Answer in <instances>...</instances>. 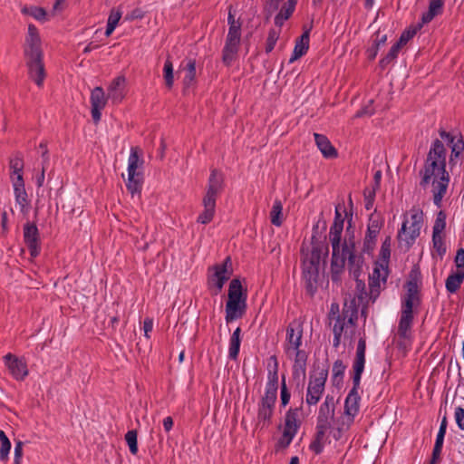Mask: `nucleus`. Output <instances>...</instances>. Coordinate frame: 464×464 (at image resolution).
Masks as SVG:
<instances>
[{
	"label": "nucleus",
	"instance_id": "0eeeda50",
	"mask_svg": "<svg viewBox=\"0 0 464 464\" xmlns=\"http://www.w3.org/2000/svg\"><path fill=\"white\" fill-rule=\"evenodd\" d=\"M246 296L242 294L241 282L235 278L229 284L228 300L226 304V321L230 323L241 318L246 311Z\"/></svg>",
	"mask_w": 464,
	"mask_h": 464
},
{
	"label": "nucleus",
	"instance_id": "49530a36",
	"mask_svg": "<svg viewBox=\"0 0 464 464\" xmlns=\"http://www.w3.org/2000/svg\"><path fill=\"white\" fill-rule=\"evenodd\" d=\"M326 432L316 430L315 438L310 444V450L315 454H320L323 451L326 438Z\"/></svg>",
	"mask_w": 464,
	"mask_h": 464
},
{
	"label": "nucleus",
	"instance_id": "72a5a7b5",
	"mask_svg": "<svg viewBox=\"0 0 464 464\" xmlns=\"http://www.w3.org/2000/svg\"><path fill=\"white\" fill-rule=\"evenodd\" d=\"M464 279V270H457L456 273L451 274L446 280V289L450 293H455L460 286Z\"/></svg>",
	"mask_w": 464,
	"mask_h": 464
},
{
	"label": "nucleus",
	"instance_id": "2f4dec72",
	"mask_svg": "<svg viewBox=\"0 0 464 464\" xmlns=\"http://www.w3.org/2000/svg\"><path fill=\"white\" fill-rule=\"evenodd\" d=\"M444 0H429L428 11L421 15L422 24H429L443 12Z\"/></svg>",
	"mask_w": 464,
	"mask_h": 464
},
{
	"label": "nucleus",
	"instance_id": "9d476101",
	"mask_svg": "<svg viewBox=\"0 0 464 464\" xmlns=\"http://www.w3.org/2000/svg\"><path fill=\"white\" fill-rule=\"evenodd\" d=\"M327 375L328 372L322 370L314 376L310 377L305 396V402L308 405H316L320 401L324 392Z\"/></svg>",
	"mask_w": 464,
	"mask_h": 464
},
{
	"label": "nucleus",
	"instance_id": "473e14b6",
	"mask_svg": "<svg viewBox=\"0 0 464 464\" xmlns=\"http://www.w3.org/2000/svg\"><path fill=\"white\" fill-rule=\"evenodd\" d=\"M241 329L237 327L232 334L230 340H229V347H228V357L231 360H237L239 350H240V343H241V338H240Z\"/></svg>",
	"mask_w": 464,
	"mask_h": 464
},
{
	"label": "nucleus",
	"instance_id": "c85d7f7f",
	"mask_svg": "<svg viewBox=\"0 0 464 464\" xmlns=\"http://www.w3.org/2000/svg\"><path fill=\"white\" fill-rule=\"evenodd\" d=\"M125 83L124 76H118L113 79L108 88V98L111 99L113 102H120L123 99V86Z\"/></svg>",
	"mask_w": 464,
	"mask_h": 464
},
{
	"label": "nucleus",
	"instance_id": "c03bdc74",
	"mask_svg": "<svg viewBox=\"0 0 464 464\" xmlns=\"http://www.w3.org/2000/svg\"><path fill=\"white\" fill-rule=\"evenodd\" d=\"M163 78L165 81V85L168 89H171L174 85V70L173 63L170 61V58L168 57L165 61L163 67Z\"/></svg>",
	"mask_w": 464,
	"mask_h": 464
},
{
	"label": "nucleus",
	"instance_id": "393cba45",
	"mask_svg": "<svg viewBox=\"0 0 464 464\" xmlns=\"http://www.w3.org/2000/svg\"><path fill=\"white\" fill-rule=\"evenodd\" d=\"M314 136L315 144L324 158L334 159L338 156L336 149L332 145L325 135L314 133Z\"/></svg>",
	"mask_w": 464,
	"mask_h": 464
},
{
	"label": "nucleus",
	"instance_id": "4d7b16f0",
	"mask_svg": "<svg viewBox=\"0 0 464 464\" xmlns=\"http://www.w3.org/2000/svg\"><path fill=\"white\" fill-rule=\"evenodd\" d=\"M349 205L351 208H353V200L351 195L349 196ZM343 213H345V221L347 222V227L345 232H355L356 227L353 223V217L352 209L347 211L346 208H343Z\"/></svg>",
	"mask_w": 464,
	"mask_h": 464
},
{
	"label": "nucleus",
	"instance_id": "58836bf2",
	"mask_svg": "<svg viewBox=\"0 0 464 464\" xmlns=\"http://www.w3.org/2000/svg\"><path fill=\"white\" fill-rule=\"evenodd\" d=\"M204 211L198 216V222L207 224L210 222L215 214L216 202L203 199Z\"/></svg>",
	"mask_w": 464,
	"mask_h": 464
},
{
	"label": "nucleus",
	"instance_id": "5701e85b",
	"mask_svg": "<svg viewBox=\"0 0 464 464\" xmlns=\"http://www.w3.org/2000/svg\"><path fill=\"white\" fill-rule=\"evenodd\" d=\"M312 24H310L309 26L304 25L303 34L295 41L293 53L289 59L290 63H294L295 61L298 60L299 58L306 54L309 49L310 32L312 30Z\"/></svg>",
	"mask_w": 464,
	"mask_h": 464
},
{
	"label": "nucleus",
	"instance_id": "412c9836",
	"mask_svg": "<svg viewBox=\"0 0 464 464\" xmlns=\"http://www.w3.org/2000/svg\"><path fill=\"white\" fill-rule=\"evenodd\" d=\"M303 328L301 324L293 323L286 328V339L285 343V353L300 349L302 345Z\"/></svg>",
	"mask_w": 464,
	"mask_h": 464
},
{
	"label": "nucleus",
	"instance_id": "5fc2aeb1",
	"mask_svg": "<svg viewBox=\"0 0 464 464\" xmlns=\"http://www.w3.org/2000/svg\"><path fill=\"white\" fill-rule=\"evenodd\" d=\"M446 213L443 210L437 213L432 232H443L446 227Z\"/></svg>",
	"mask_w": 464,
	"mask_h": 464
},
{
	"label": "nucleus",
	"instance_id": "ddd939ff",
	"mask_svg": "<svg viewBox=\"0 0 464 464\" xmlns=\"http://www.w3.org/2000/svg\"><path fill=\"white\" fill-rule=\"evenodd\" d=\"M360 386H353L352 390L349 392L344 403V415L345 420H343L341 425H338L337 430L341 431L343 430L344 426L349 427V425L353 421L354 416L359 411V401L360 396L358 393Z\"/></svg>",
	"mask_w": 464,
	"mask_h": 464
},
{
	"label": "nucleus",
	"instance_id": "37998d69",
	"mask_svg": "<svg viewBox=\"0 0 464 464\" xmlns=\"http://www.w3.org/2000/svg\"><path fill=\"white\" fill-rule=\"evenodd\" d=\"M401 49V48L396 44L391 47L388 53L379 61L381 70H385L387 66L398 57Z\"/></svg>",
	"mask_w": 464,
	"mask_h": 464
},
{
	"label": "nucleus",
	"instance_id": "2eb2a0df",
	"mask_svg": "<svg viewBox=\"0 0 464 464\" xmlns=\"http://www.w3.org/2000/svg\"><path fill=\"white\" fill-rule=\"evenodd\" d=\"M231 266L230 257H227L222 264L216 265L211 268L214 272L209 275L208 280L211 285L216 286V294L221 291L224 284L229 279Z\"/></svg>",
	"mask_w": 464,
	"mask_h": 464
},
{
	"label": "nucleus",
	"instance_id": "6e6552de",
	"mask_svg": "<svg viewBox=\"0 0 464 464\" xmlns=\"http://www.w3.org/2000/svg\"><path fill=\"white\" fill-rule=\"evenodd\" d=\"M335 400L332 395H327L321 404L316 418V430L326 432L334 424Z\"/></svg>",
	"mask_w": 464,
	"mask_h": 464
},
{
	"label": "nucleus",
	"instance_id": "4be33fe9",
	"mask_svg": "<svg viewBox=\"0 0 464 464\" xmlns=\"http://www.w3.org/2000/svg\"><path fill=\"white\" fill-rule=\"evenodd\" d=\"M5 366L8 368L12 376L19 381L24 380L28 375V370L25 362L16 356L7 353L5 357Z\"/></svg>",
	"mask_w": 464,
	"mask_h": 464
},
{
	"label": "nucleus",
	"instance_id": "4c0bfd02",
	"mask_svg": "<svg viewBox=\"0 0 464 464\" xmlns=\"http://www.w3.org/2000/svg\"><path fill=\"white\" fill-rule=\"evenodd\" d=\"M24 242L30 250L32 257H36L40 253V237L39 234H24Z\"/></svg>",
	"mask_w": 464,
	"mask_h": 464
},
{
	"label": "nucleus",
	"instance_id": "b1692460",
	"mask_svg": "<svg viewBox=\"0 0 464 464\" xmlns=\"http://www.w3.org/2000/svg\"><path fill=\"white\" fill-rule=\"evenodd\" d=\"M289 358L295 357L293 365V374L295 377L305 374L307 354L304 350L297 349L286 353Z\"/></svg>",
	"mask_w": 464,
	"mask_h": 464
},
{
	"label": "nucleus",
	"instance_id": "7ed1b4c3",
	"mask_svg": "<svg viewBox=\"0 0 464 464\" xmlns=\"http://www.w3.org/2000/svg\"><path fill=\"white\" fill-rule=\"evenodd\" d=\"M24 54L29 77L38 87L43 86L46 76L44 63V52L41 47V38L38 29L33 24L28 25V32L24 45Z\"/></svg>",
	"mask_w": 464,
	"mask_h": 464
},
{
	"label": "nucleus",
	"instance_id": "3c124183",
	"mask_svg": "<svg viewBox=\"0 0 464 464\" xmlns=\"http://www.w3.org/2000/svg\"><path fill=\"white\" fill-rule=\"evenodd\" d=\"M432 241L433 247L436 250L437 254L440 257H442L447 250L442 234H432Z\"/></svg>",
	"mask_w": 464,
	"mask_h": 464
},
{
	"label": "nucleus",
	"instance_id": "39448f33",
	"mask_svg": "<svg viewBox=\"0 0 464 464\" xmlns=\"http://www.w3.org/2000/svg\"><path fill=\"white\" fill-rule=\"evenodd\" d=\"M391 256V237H387L382 244L380 258L375 263L373 271L370 275V297L373 300L379 295L381 282L385 284L388 277V264Z\"/></svg>",
	"mask_w": 464,
	"mask_h": 464
},
{
	"label": "nucleus",
	"instance_id": "6e6d98bb",
	"mask_svg": "<svg viewBox=\"0 0 464 464\" xmlns=\"http://www.w3.org/2000/svg\"><path fill=\"white\" fill-rule=\"evenodd\" d=\"M15 201L21 207L22 209L28 205L27 193L25 188H14Z\"/></svg>",
	"mask_w": 464,
	"mask_h": 464
},
{
	"label": "nucleus",
	"instance_id": "0e129e2a",
	"mask_svg": "<svg viewBox=\"0 0 464 464\" xmlns=\"http://www.w3.org/2000/svg\"><path fill=\"white\" fill-rule=\"evenodd\" d=\"M450 147L453 155H460L464 150V140L462 137L455 140Z\"/></svg>",
	"mask_w": 464,
	"mask_h": 464
},
{
	"label": "nucleus",
	"instance_id": "423d86ee",
	"mask_svg": "<svg viewBox=\"0 0 464 464\" xmlns=\"http://www.w3.org/2000/svg\"><path fill=\"white\" fill-rule=\"evenodd\" d=\"M359 241L356 240L354 234H348L342 239V251L345 260L348 259V269L350 274L354 277L357 287L364 286L362 280L359 279L362 271L364 259L361 253Z\"/></svg>",
	"mask_w": 464,
	"mask_h": 464
},
{
	"label": "nucleus",
	"instance_id": "f8f14e48",
	"mask_svg": "<svg viewBox=\"0 0 464 464\" xmlns=\"http://www.w3.org/2000/svg\"><path fill=\"white\" fill-rule=\"evenodd\" d=\"M401 229L397 232H420L424 227V213L419 207L413 206L403 215Z\"/></svg>",
	"mask_w": 464,
	"mask_h": 464
},
{
	"label": "nucleus",
	"instance_id": "680f3d73",
	"mask_svg": "<svg viewBox=\"0 0 464 464\" xmlns=\"http://www.w3.org/2000/svg\"><path fill=\"white\" fill-rule=\"evenodd\" d=\"M121 11L115 10L114 8L111 10V13L109 14L107 24H111L115 27H117L120 19L121 18Z\"/></svg>",
	"mask_w": 464,
	"mask_h": 464
},
{
	"label": "nucleus",
	"instance_id": "7c9ffc66",
	"mask_svg": "<svg viewBox=\"0 0 464 464\" xmlns=\"http://www.w3.org/2000/svg\"><path fill=\"white\" fill-rule=\"evenodd\" d=\"M297 4L293 3L292 1H287L280 8L277 14L275 16L274 23L275 25L281 28L285 23V21L288 20L295 10V6Z\"/></svg>",
	"mask_w": 464,
	"mask_h": 464
},
{
	"label": "nucleus",
	"instance_id": "e433bc0d",
	"mask_svg": "<svg viewBox=\"0 0 464 464\" xmlns=\"http://www.w3.org/2000/svg\"><path fill=\"white\" fill-rule=\"evenodd\" d=\"M383 225L384 218L382 213L378 212L377 210H374L369 216V222L366 232H380Z\"/></svg>",
	"mask_w": 464,
	"mask_h": 464
},
{
	"label": "nucleus",
	"instance_id": "cd10ccee",
	"mask_svg": "<svg viewBox=\"0 0 464 464\" xmlns=\"http://www.w3.org/2000/svg\"><path fill=\"white\" fill-rule=\"evenodd\" d=\"M301 415H302V408H295L289 409L285 414V430L293 431L295 433L297 432L298 429L301 426Z\"/></svg>",
	"mask_w": 464,
	"mask_h": 464
},
{
	"label": "nucleus",
	"instance_id": "603ef678",
	"mask_svg": "<svg viewBox=\"0 0 464 464\" xmlns=\"http://www.w3.org/2000/svg\"><path fill=\"white\" fill-rule=\"evenodd\" d=\"M279 34H280V30L276 31V29H273V28L269 30L268 36L266 39V53H269L274 50L275 45L279 38Z\"/></svg>",
	"mask_w": 464,
	"mask_h": 464
},
{
	"label": "nucleus",
	"instance_id": "c756f323",
	"mask_svg": "<svg viewBox=\"0 0 464 464\" xmlns=\"http://www.w3.org/2000/svg\"><path fill=\"white\" fill-rule=\"evenodd\" d=\"M143 183V173L128 174L126 188L127 190L131 194V197H134L135 195L140 196Z\"/></svg>",
	"mask_w": 464,
	"mask_h": 464
},
{
	"label": "nucleus",
	"instance_id": "bb28decb",
	"mask_svg": "<svg viewBox=\"0 0 464 464\" xmlns=\"http://www.w3.org/2000/svg\"><path fill=\"white\" fill-rule=\"evenodd\" d=\"M387 38V34H382L381 30L373 34L372 36V45L365 52L369 61H373L376 58L379 50L385 45Z\"/></svg>",
	"mask_w": 464,
	"mask_h": 464
},
{
	"label": "nucleus",
	"instance_id": "864d4df0",
	"mask_svg": "<svg viewBox=\"0 0 464 464\" xmlns=\"http://www.w3.org/2000/svg\"><path fill=\"white\" fill-rule=\"evenodd\" d=\"M125 440L130 448V451L135 455L138 452L137 431L134 430H129L125 434Z\"/></svg>",
	"mask_w": 464,
	"mask_h": 464
},
{
	"label": "nucleus",
	"instance_id": "a211bd4d",
	"mask_svg": "<svg viewBox=\"0 0 464 464\" xmlns=\"http://www.w3.org/2000/svg\"><path fill=\"white\" fill-rule=\"evenodd\" d=\"M270 359L274 361V367L268 369L265 393L260 399L276 402L278 390V362L276 356H272Z\"/></svg>",
	"mask_w": 464,
	"mask_h": 464
},
{
	"label": "nucleus",
	"instance_id": "9b49d317",
	"mask_svg": "<svg viewBox=\"0 0 464 464\" xmlns=\"http://www.w3.org/2000/svg\"><path fill=\"white\" fill-rule=\"evenodd\" d=\"M329 324L334 334L333 346L337 348L341 343V338L344 329L347 328L349 324H353V319L352 317L347 318L346 315L336 313L334 311V305L333 304L329 314Z\"/></svg>",
	"mask_w": 464,
	"mask_h": 464
},
{
	"label": "nucleus",
	"instance_id": "f704fd0d",
	"mask_svg": "<svg viewBox=\"0 0 464 464\" xmlns=\"http://www.w3.org/2000/svg\"><path fill=\"white\" fill-rule=\"evenodd\" d=\"M143 162V160L140 159L138 148L132 147L128 160V174L142 173L138 171V169Z\"/></svg>",
	"mask_w": 464,
	"mask_h": 464
},
{
	"label": "nucleus",
	"instance_id": "338daca9",
	"mask_svg": "<svg viewBox=\"0 0 464 464\" xmlns=\"http://www.w3.org/2000/svg\"><path fill=\"white\" fill-rule=\"evenodd\" d=\"M10 179L12 180L14 188H24V178H23V172L15 173V174H11L10 175Z\"/></svg>",
	"mask_w": 464,
	"mask_h": 464
},
{
	"label": "nucleus",
	"instance_id": "20e7f679",
	"mask_svg": "<svg viewBox=\"0 0 464 464\" xmlns=\"http://www.w3.org/2000/svg\"><path fill=\"white\" fill-rule=\"evenodd\" d=\"M236 11L232 5L228 6L227 24L228 32L222 49V63L229 67L237 58L241 44L242 22L235 18Z\"/></svg>",
	"mask_w": 464,
	"mask_h": 464
},
{
	"label": "nucleus",
	"instance_id": "bf43d9fd",
	"mask_svg": "<svg viewBox=\"0 0 464 464\" xmlns=\"http://www.w3.org/2000/svg\"><path fill=\"white\" fill-rule=\"evenodd\" d=\"M281 404L282 406H286L290 401V392L287 390L286 384H285V377L283 376L282 379V385H281Z\"/></svg>",
	"mask_w": 464,
	"mask_h": 464
},
{
	"label": "nucleus",
	"instance_id": "4468645a",
	"mask_svg": "<svg viewBox=\"0 0 464 464\" xmlns=\"http://www.w3.org/2000/svg\"><path fill=\"white\" fill-rule=\"evenodd\" d=\"M225 188V176L218 169H212L208 179L207 191L203 199L207 201H217V198Z\"/></svg>",
	"mask_w": 464,
	"mask_h": 464
},
{
	"label": "nucleus",
	"instance_id": "79ce46f5",
	"mask_svg": "<svg viewBox=\"0 0 464 464\" xmlns=\"http://www.w3.org/2000/svg\"><path fill=\"white\" fill-rule=\"evenodd\" d=\"M108 97H105L104 91L102 87H95L91 92V105L92 107L104 108L107 102Z\"/></svg>",
	"mask_w": 464,
	"mask_h": 464
},
{
	"label": "nucleus",
	"instance_id": "a18cd8bd",
	"mask_svg": "<svg viewBox=\"0 0 464 464\" xmlns=\"http://www.w3.org/2000/svg\"><path fill=\"white\" fill-rule=\"evenodd\" d=\"M283 206L280 200H276L273 204L270 218L271 223L276 227H279L282 224L283 218Z\"/></svg>",
	"mask_w": 464,
	"mask_h": 464
},
{
	"label": "nucleus",
	"instance_id": "e2e57ef3",
	"mask_svg": "<svg viewBox=\"0 0 464 464\" xmlns=\"http://www.w3.org/2000/svg\"><path fill=\"white\" fill-rule=\"evenodd\" d=\"M39 149L42 150V153H41L42 166L47 167L49 164V160H50L49 150L47 149V142L42 141L39 144Z\"/></svg>",
	"mask_w": 464,
	"mask_h": 464
},
{
	"label": "nucleus",
	"instance_id": "052dcab7",
	"mask_svg": "<svg viewBox=\"0 0 464 464\" xmlns=\"http://www.w3.org/2000/svg\"><path fill=\"white\" fill-rule=\"evenodd\" d=\"M295 434L296 433H295L293 431L284 429L282 437L279 440V444L284 448L287 447L292 442Z\"/></svg>",
	"mask_w": 464,
	"mask_h": 464
},
{
	"label": "nucleus",
	"instance_id": "8fccbe9b",
	"mask_svg": "<svg viewBox=\"0 0 464 464\" xmlns=\"http://www.w3.org/2000/svg\"><path fill=\"white\" fill-rule=\"evenodd\" d=\"M9 168L11 169V174L21 173L24 169V158L22 153L17 152L14 157H12L9 160Z\"/></svg>",
	"mask_w": 464,
	"mask_h": 464
},
{
	"label": "nucleus",
	"instance_id": "de8ad7c7",
	"mask_svg": "<svg viewBox=\"0 0 464 464\" xmlns=\"http://www.w3.org/2000/svg\"><path fill=\"white\" fill-rule=\"evenodd\" d=\"M346 369V365L343 363L342 360H336L334 362L332 372H333V382L334 383H339L342 382L344 371Z\"/></svg>",
	"mask_w": 464,
	"mask_h": 464
},
{
	"label": "nucleus",
	"instance_id": "ea45409f",
	"mask_svg": "<svg viewBox=\"0 0 464 464\" xmlns=\"http://www.w3.org/2000/svg\"><path fill=\"white\" fill-rule=\"evenodd\" d=\"M343 208L345 207L340 204L335 207L334 219L329 232H343L345 221V215L343 216Z\"/></svg>",
	"mask_w": 464,
	"mask_h": 464
},
{
	"label": "nucleus",
	"instance_id": "09e8293b",
	"mask_svg": "<svg viewBox=\"0 0 464 464\" xmlns=\"http://www.w3.org/2000/svg\"><path fill=\"white\" fill-rule=\"evenodd\" d=\"M0 459L5 461L11 450V442L5 433L0 430Z\"/></svg>",
	"mask_w": 464,
	"mask_h": 464
},
{
	"label": "nucleus",
	"instance_id": "c9c22d12",
	"mask_svg": "<svg viewBox=\"0 0 464 464\" xmlns=\"http://www.w3.org/2000/svg\"><path fill=\"white\" fill-rule=\"evenodd\" d=\"M22 14L30 15L39 22H45L47 20V13L44 8L35 5H24L21 9Z\"/></svg>",
	"mask_w": 464,
	"mask_h": 464
},
{
	"label": "nucleus",
	"instance_id": "aec40b11",
	"mask_svg": "<svg viewBox=\"0 0 464 464\" xmlns=\"http://www.w3.org/2000/svg\"><path fill=\"white\" fill-rule=\"evenodd\" d=\"M365 351L366 342L363 338H360L357 343L356 354L353 364V383L354 386H360L361 377L365 364Z\"/></svg>",
	"mask_w": 464,
	"mask_h": 464
},
{
	"label": "nucleus",
	"instance_id": "774afa93",
	"mask_svg": "<svg viewBox=\"0 0 464 464\" xmlns=\"http://www.w3.org/2000/svg\"><path fill=\"white\" fill-rule=\"evenodd\" d=\"M455 264L458 268V270H464V249L460 248L458 250L456 257H455Z\"/></svg>",
	"mask_w": 464,
	"mask_h": 464
},
{
	"label": "nucleus",
	"instance_id": "1a4fd4ad",
	"mask_svg": "<svg viewBox=\"0 0 464 464\" xmlns=\"http://www.w3.org/2000/svg\"><path fill=\"white\" fill-rule=\"evenodd\" d=\"M333 248L332 263H331V278L334 282H339L341 276L344 270L345 256L342 251L341 234H333L330 237Z\"/></svg>",
	"mask_w": 464,
	"mask_h": 464
},
{
	"label": "nucleus",
	"instance_id": "6ab92c4d",
	"mask_svg": "<svg viewBox=\"0 0 464 464\" xmlns=\"http://www.w3.org/2000/svg\"><path fill=\"white\" fill-rule=\"evenodd\" d=\"M179 68L185 71L182 80V93L188 95L196 86V60L193 58H186L180 63Z\"/></svg>",
	"mask_w": 464,
	"mask_h": 464
},
{
	"label": "nucleus",
	"instance_id": "f3484780",
	"mask_svg": "<svg viewBox=\"0 0 464 464\" xmlns=\"http://www.w3.org/2000/svg\"><path fill=\"white\" fill-rule=\"evenodd\" d=\"M407 292L402 299L401 314L413 315V311L420 305V300L417 283L409 281L406 285Z\"/></svg>",
	"mask_w": 464,
	"mask_h": 464
},
{
	"label": "nucleus",
	"instance_id": "69168bd1",
	"mask_svg": "<svg viewBox=\"0 0 464 464\" xmlns=\"http://www.w3.org/2000/svg\"><path fill=\"white\" fill-rule=\"evenodd\" d=\"M454 416L458 427L460 430H464V409L461 407H457L455 409Z\"/></svg>",
	"mask_w": 464,
	"mask_h": 464
},
{
	"label": "nucleus",
	"instance_id": "dca6fc26",
	"mask_svg": "<svg viewBox=\"0 0 464 464\" xmlns=\"http://www.w3.org/2000/svg\"><path fill=\"white\" fill-rule=\"evenodd\" d=\"M276 402L259 400L257 403L256 418L255 420V430H263L272 423Z\"/></svg>",
	"mask_w": 464,
	"mask_h": 464
},
{
	"label": "nucleus",
	"instance_id": "13d9d810",
	"mask_svg": "<svg viewBox=\"0 0 464 464\" xmlns=\"http://www.w3.org/2000/svg\"><path fill=\"white\" fill-rule=\"evenodd\" d=\"M284 0H266L267 6L266 7V19L268 20L272 14L278 10L281 2Z\"/></svg>",
	"mask_w": 464,
	"mask_h": 464
},
{
	"label": "nucleus",
	"instance_id": "f257e3e1",
	"mask_svg": "<svg viewBox=\"0 0 464 464\" xmlns=\"http://www.w3.org/2000/svg\"><path fill=\"white\" fill-rule=\"evenodd\" d=\"M419 175L420 188L425 189L431 183L433 204L440 208L450 181L447 170V150L441 140L435 139L432 141Z\"/></svg>",
	"mask_w": 464,
	"mask_h": 464
},
{
	"label": "nucleus",
	"instance_id": "f03ea898",
	"mask_svg": "<svg viewBox=\"0 0 464 464\" xmlns=\"http://www.w3.org/2000/svg\"><path fill=\"white\" fill-rule=\"evenodd\" d=\"M326 234H312L304 239L301 253L303 256V279L306 292L313 296L318 288L320 262L328 255Z\"/></svg>",
	"mask_w": 464,
	"mask_h": 464
},
{
	"label": "nucleus",
	"instance_id": "a878e982",
	"mask_svg": "<svg viewBox=\"0 0 464 464\" xmlns=\"http://www.w3.org/2000/svg\"><path fill=\"white\" fill-rule=\"evenodd\" d=\"M412 323L413 315L401 314L398 325V336L400 338V345L405 346V342L411 338Z\"/></svg>",
	"mask_w": 464,
	"mask_h": 464
},
{
	"label": "nucleus",
	"instance_id": "a19ab883",
	"mask_svg": "<svg viewBox=\"0 0 464 464\" xmlns=\"http://www.w3.org/2000/svg\"><path fill=\"white\" fill-rule=\"evenodd\" d=\"M424 24H422V20L420 19V22L417 25L405 29L395 44L402 48V46H404L411 38L414 37L417 32L420 30Z\"/></svg>",
	"mask_w": 464,
	"mask_h": 464
}]
</instances>
